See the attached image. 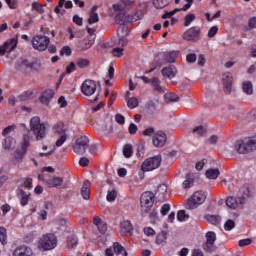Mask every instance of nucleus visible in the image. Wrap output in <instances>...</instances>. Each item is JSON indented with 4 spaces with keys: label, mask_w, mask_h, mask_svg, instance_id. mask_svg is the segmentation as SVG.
<instances>
[{
    "label": "nucleus",
    "mask_w": 256,
    "mask_h": 256,
    "mask_svg": "<svg viewBox=\"0 0 256 256\" xmlns=\"http://www.w3.org/2000/svg\"><path fill=\"white\" fill-rule=\"evenodd\" d=\"M31 67V62L27 58H20L15 63L16 71L20 73H27Z\"/></svg>",
    "instance_id": "f8f14e48"
},
{
    "label": "nucleus",
    "mask_w": 256,
    "mask_h": 256,
    "mask_svg": "<svg viewBox=\"0 0 256 256\" xmlns=\"http://www.w3.org/2000/svg\"><path fill=\"white\" fill-rule=\"evenodd\" d=\"M55 97V91L53 89L46 90L43 92V94L40 97V102H42L44 105H49L51 99Z\"/></svg>",
    "instance_id": "aec40b11"
},
{
    "label": "nucleus",
    "mask_w": 256,
    "mask_h": 256,
    "mask_svg": "<svg viewBox=\"0 0 256 256\" xmlns=\"http://www.w3.org/2000/svg\"><path fill=\"white\" fill-rule=\"evenodd\" d=\"M222 81L226 95H231L233 92V75H231V73L223 74Z\"/></svg>",
    "instance_id": "9b49d317"
},
{
    "label": "nucleus",
    "mask_w": 256,
    "mask_h": 256,
    "mask_svg": "<svg viewBox=\"0 0 256 256\" xmlns=\"http://www.w3.org/2000/svg\"><path fill=\"white\" fill-rule=\"evenodd\" d=\"M46 185L50 188L61 187L63 185V178L57 176L51 177L46 180Z\"/></svg>",
    "instance_id": "412c9836"
},
{
    "label": "nucleus",
    "mask_w": 256,
    "mask_h": 256,
    "mask_svg": "<svg viewBox=\"0 0 256 256\" xmlns=\"http://www.w3.org/2000/svg\"><path fill=\"white\" fill-rule=\"evenodd\" d=\"M234 149L237 153H240V154H245V153L251 152V150L249 148V142L247 139L236 141V143L234 145Z\"/></svg>",
    "instance_id": "2eb2a0df"
},
{
    "label": "nucleus",
    "mask_w": 256,
    "mask_h": 256,
    "mask_svg": "<svg viewBox=\"0 0 256 256\" xmlns=\"http://www.w3.org/2000/svg\"><path fill=\"white\" fill-rule=\"evenodd\" d=\"M123 155L124 157H126V159H129V157L133 155V146H131L130 144H126L123 147Z\"/></svg>",
    "instance_id": "c03bdc74"
},
{
    "label": "nucleus",
    "mask_w": 256,
    "mask_h": 256,
    "mask_svg": "<svg viewBox=\"0 0 256 256\" xmlns=\"http://www.w3.org/2000/svg\"><path fill=\"white\" fill-rule=\"evenodd\" d=\"M67 141V134L60 135V138L56 141V147H61L63 143Z\"/></svg>",
    "instance_id": "680f3d73"
},
{
    "label": "nucleus",
    "mask_w": 256,
    "mask_h": 256,
    "mask_svg": "<svg viewBox=\"0 0 256 256\" xmlns=\"http://www.w3.org/2000/svg\"><path fill=\"white\" fill-rule=\"evenodd\" d=\"M95 43V39H84L81 44L80 47L81 49H83L84 51H87V49H91V46Z\"/></svg>",
    "instance_id": "72a5a7b5"
},
{
    "label": "nucleus",
    "mask_w": 256,
    "mask_h": 256,
    "mask_svg": "<svg viewBox=\"0 0 256 256\" xmlns=\"http://www.w3.org/2000/svg\"><path fill=\"white\" fill-rule=\"evenodd\" d=\"M143 17V11L138 10L134 15H127V23H137V21H141Z\"/></svg>",
    "instance_id": "5701e85b"
},
{
    "label": "nucleus",
    "mask_w": 256,
    "mask_h": 256,
    "mask_svg": "<svg viewBox=\"0 0 256 256\" xmlns=\"http://www.w3.org/2000/svg\"><path fill=\"white\" fill-rule=\"evenodd\" d=\"M18 197H20V203L22 207L29 205V193L25 192L23 188L18 190Z\"/></svg>",
    "instance_id": "4be33fe9"
},
{
    "label": "nucleus",
    "mask_w": 256,
    "mask_h": 256,
    "mask_svg": "<svg viewBox=\"0 0 256 256\" xmlns=\"http://www.w3.org/2000/svg\"><path fill=\"white\" fill-rule=\"evenodd\" d=\"M32 11H36L39 15H43V13H45V5H41L39 2H33Z\"/></svg>",
    "instance_id": "f704fd0d"
},
{
    "label": "nucleus",
    "mask_w": 256,
    "mask_h": 256,
    "mask_svg": "<svg viewBox=\"0 0 256 256\" xmlns=\"http://www.w3.org/2000/svg\"><path fill=\"white\" fill-rule=\"evenodd\" d=\"M163 77H167L168 79H173L177 75V67L174 65H170L169 67H165L161 70Z\"/></svg>",
    "instance_id": "6ab92c4d"
},
{
    "label": "nucleus",
    "mask_w": 256,
    "mask_h": 256,
    "mask_svg": "<svg viewBox=\"0 0 256 256\" xmlns=\"http://www.w3.org/2000/svg\"><path fill=\"white\" fill-rule=\"evenodd\" d=\"M56 225H57V229H67L68 226L71 225V223H69V221L63 219V218H60L58 220H56Z\"/></svg>",
    "instance_id": "58836bf2"
},
{
    "label": "nucleus",
    "mask_w": 256,
    "mask_h": 256,
    "mask_svg": "<svg viewBox=\"0 0 256 256\" xmlns=\"http://www.w3.org/2000/svg\"><path fill=\"white\" fill-rule=\"evenodd\" d=\"M87 147H89V138L80 136L73 145V151L76 155H85Z\"/></svg>",
    "instance_id": "0eeeda50"
},
{
    "label": "nucleus",
    "mask_w": 256,
    "mask_h": 256,
    "mask_svg": "<svg viewBox=\"0 0 256 256\" xmlns=\"http://www.w3.org/2000/svg\"><path fill=\"white\" fill-rule=\"evenodd\" d=\"M179 9H174L170 12H166L164 15H162V19H171L173 17V15H175V13H178Z\"/></svg>",
    "instance_id": "69168bd1"
},
{
    "label": "nucleus",
    "mask_w": 256,
    "mask_h": 256,
    "mask_svg": "<svg viewBox=\"0 0 256 256\" xmlns=\"http://www.w3.org/2000/svg\"><path fill=\"white\" fill-rule=\"evenodd\" d=\"M32 71H41V62L39 61H34L30 63V68Z\"/></svg>",
    "instance_id": "13d9d810"
},
{
    "label": "nucleus",
    "mask_w": 256,
    "mask_h": 256,
    "mask_svg": "<svg viewBox=\"0 0 256 256\" xmlns=\"http://www.w3.org/2000/svg\"><path fill=\"white\" fill-rule=\"evenodd\" d=\"M66 243H67L68 249H73V247H75L77 243H79V238H77L75 234H72L68 236Z\"/></svg>",
    "instance_id": "7c9ffc66"
},
{
    "label": "nucleus",
    "mask_w": 256,
    "mask_h": 256,
    "mask_svg": "<svg viewBox=\"0 0 256 256\" xmlns=\"http://www.w3.org/2000/svg\"><path fill=\"white\" fill-rule=\"evenodd\" d=\"M23 181H24V183H23L22 187L24 189H33V179L24 178Z\"/></svg>",
    "instance_id": "603ef678"
},
{
    "label": "nucleus",
    "mask_w": 256,
    "mask_h": 256,
    "mask_svg": "<svg viewBox=\"0 0 256 256\" xmlns=\"http://www.w3.org/2000/svg\"><path fill=\"white\" fill-rule=\"evenodd\" d=\"M81 195H82L83 199H85L86 201L89 200L90 191H89V181L88 180L84 181V183L82 185Z\"/></svg>",
    "instance_id": "cd10ccee"
},
{
    "label": "nucleus",
    "mask_w": 256,
    "mask_h": 256,
    "mask_svg": "<svg viewBox=\"0 0 256 256\" xmlns=\"http://www.w3.org/2000/svg\"><path fill=\"white\" fill-rule=\"evenodd\" d=\"M65 5V0H59L58 6L55 7L54 11L57 15H63L65 10H61V8Z\"/></svg>",
    "instance_id": "3c124183"
},
{
    "label": "nucleus",
    "mask_w": 256,
    "mask_h": 256,
    "mask_svg": "<svg viewBox=\"0 0 256 256\" xmlns=\"http://www.w3.org/2000/svg\"><path fill=\"white\" fill-rule=\"evenodd\" d=\"M177 219H178V221H187V219H189V215H187L186 213H185V210H180V211H178V213H177Z\"/></svg>",
    "instance_id": "864d4df0"
},
{
    "label": "nucleus",
    "mask_w": 256,
    "mask_h": 256,
    "mask_svg": "<svg viewBox=\"0 0 256 256\" xmlns=\"http://www.w3.org/2000/svg\"><path fill=\"white\" fill-rule=\"evenodd\" d=\"M123 51V48L116 47L112 50V53L114 57H123Z\"/></svg>",
    "instance_id": "0e129e2a"
},
{
    "label": "nucleus",
    "mask_w": 256,
    "mask_h": 256,
    "mask_svg": "<svg viewBox=\"0 0 256 256\" xmlns=\"http://www.w3.org/2000/svg\"><path fill=\"white\" fill-rule=\"evenodd\" d=\"M120 230L122 235H128L129 237H131L133 233V225H131V222L129 220H124L120 224Z\"/></svg>",
    "instance_id": "f3484780"
},
{
    "label": "nucleus",
    "mask_w": 256,
    "mask_h": 256,
    "mask_svg": "<svg viewBox=\"0 0 256 256\" xmlns=\"http://www.w3.org/2000/svg\"><path fill=\"white\" fill-rule=\"evenodd\" d=\"M250 151L256 150V135L247 139Z\"/></svg>",
    "instance_id": "8fccbe9b"
},
{
    "label": "nucleus",
    "mask_w": 256,
    "mask_h": 256,
    "mask_svg": "<svg viewBox=\"0 0 256 256\" xmlns=\"http://www.w3.org/2000/svg\"><path fill=\"white\" fill-rule=\"evenodd\" d=\"M113 249L116 255L127 256V250H125V248L119 242H115L113 244Z\"/></svg>",
    "instance_id": "c85d7f7f"
},
{
    "label": "nucleus",
    "mask_w": 256,
    "mask_h": 256,
    "mask_svg": "<svg viewBox=\"0 0 256 256\" xmlns=\"http://www.w3.org/2000/svg\"><path fill=\"white\" fill-rule=\"evenodd\" d=\"M177 55H179L178 51H170V52H164L160 54L161 58L166 63H175V59H177Z\"/></svg>",
    "instance_id": "a211bd4d"
},
{
    "label": "nucleus",
    "mask_w": 256,
    "mask_h": 256,
    "mask_svg": "<svg viewBox=\"0 0 256 256\" xmlns=\"http://www.w3.org/2000/svg\"><path fill=\"white\" fill-rule=\"evenodd\" d=\"M151 85L154 87V91H157L158 93H163V91H165L161 85V81H159V78L157 77L151 79Z\"/></svg>",
    "instance_id": "bb28decb"
},
{
    "label": "nucleus",
    "mask_w": 256,
    "mask_h": 256,
    "mask_svg": "<svg viewBox=\"0 0 256 256\" xmlns=\"http://www.w3.org/2000/svg\"><path fill=\"white\" fill-rule=\"evenodd\" d=\"M31 132L35 136L36 141H41V139H45L47 136L45 124L41 123V118L38 116L31 118L30 129L27 131V133L23 134L21 147L16 149L14 152V160L16 163H21V161L25 159V154L31 145V139H33Z\"/></svg>",
    "instance_id": "f257e3e1"
},
{
    "label": "nucleus",
    "mask_w": 256,
    "mask_h": 256,
    "mask_svg": "<svg viewBox=\"0 0 256 256\" xmlns=\"http://www.w3.org/2000/svg\"><path fill=\"white\" fill-rule=\"evenodd\" d=\"M219 175H221V172H219V169H209L206 171L207 179H217Z\"/></svg>",
    "instance_id": "c9c22d12"
},
{
    "label": "nucleus",
    "mask_w": 256,
    "mask_h": 256,
    "mask_svg": "<svg viewBox=\"0 0 256 256\" xmlns=\"http://www.w3.org/2000/svg\"><path fill=\"white\" fill-rule=\"evenodd\" d=\"M166 103H177L179 96L175 93H167L164 95Z\"/></svg>",
    "instance_id": "473e14b6"
},
{
    "label": "nucleus",
    "mask_w": 256,
    "mask_h": 256,
    "mask_svg": "<svg viewBox=\"0 0 256 256\" xmlns=\"http://www.w3.org/2000/svg\"><path fill=\"white\" fill-rule=\"evenodd\" d=\"M140 203L141 215H143V217L149 215L151 207H153V203H155V194L152 192H144L140 197Z\"/></svg>",
    "instance_id": "7ed1b4c3"
},
{
    "label": "nucleus",
    "mask_w": 256,
    "mask_h": 256,
    "mask_svg": "<svg viewBox=\"0 0 256 256\" xmlns=\"http://www.w3.org/2000/svg\"><path fill=\"white\" fill-rule=\"evenodd\" d=\"M12 256H33V249H31L29 246H18Z\"/></svg>",
    "instance_id": "dca6fc26"
},
{
    "label": "nucleus",
    "mask_w": 256,
    "mask_h": 256,
    "mask_svg": "<svg viewBox=\"0 0 256 256\" xmlns=\"http://www.w3.org/2000/svg\"><path fill=\"white\" fill-rule=\"evenodd\" d=\"M153 5L156 9H165L169 5V0H153Z\"/></svg>",
    "instance_id": "4c0bfd02"
},
{
    "label": "nucleus",
    "mask_w": 256,
    "mask_h": 256,
    "mask_svg": "<svg viewBox=\"0 0 256 256\" xmlns=\"http://www.w3.org/2000/svg\"><path fill=\"white\" fill-rule=\"evenodd\" d=\"M0 241L2 245H7V229L0 227Z\"/></svg>",
    "instance_id": "09e8293b"
},
{
    "label": "nucleus",
    "mask_w": 256,
    "mask_h": 256,
    "mask_svg": "<svg viewBox=\"0 0 256 256\" xmlns=\"http://www.w3.org/2000/svg\"><path fill=\"white\" fill-rule=\"evenodd\" d=\"M219 31V27L217 26H212L207 34V37H209L210 39L215 37L217 35V32Z\"/></svg>",
    "instance_id": "6e6d98bb"
},
{
    "label": "nucleus",
    "mask_w": 256,
    "mask_h": 256,
    "mask_svg": "<svg viewBox=\"0 0 256 256\" xmlns=\"http://www.w3.org/2000/svg\"><path fill=\"white\" fill-rule=\"evenodd\" d=\"M226 205L229 209H237V207H239V202H237V198L230 196L226 199Z\"/></svg>",
    "instance_id": "2f4dec72"
},
{
    "label": "nucleus",
    "mask_w": 256,
    "mask_h": 256,
    "mask_svg": "<svg viewBox=\"0 0 256 256\" xmlns=\"http://www.w3.org/2000/svg\"><path fill=\"white\" fill-rule=\"evenodd\" d=\"M253 243V240L250 238L242 239L239 241V247H247V245H251Z\"/></svg>",
    "instance_id": "338daca9"
},
{
    "label": "nucleus",
    "mask_w": 256,
    "mask_h": 256,
    "mask_svg": "<svg viewBox=\"0 0 256 256\" xmlns=\"http://www.w3.org/2000/svg\"><path fill=\"white\" fill-rule=\"evenodd\" d=\"M60 55H67V57H69V55H71V48L69 46L63 47L60 51Z\"/></svg>",
    "instance_id": "774afa93"
},
{
    "label": "nucleus",
    "mask_w": 256,
    "mask_h": 256,
    "mask_svg": "<svg viewBox=\"0 0 256 256\" xmlns=\"http://www.w3.org/2000/svg\"><path fill=\"white\" fill-rule=\"evenodd\" d=\"M88 65H90V62L87 59L80 58L76 60V66L79 67V69H85Z\"/></svg>",
    "instance_id": "de8ad7c7"
},
{
    "label": "nucleus",
    "mask_w": 256,
    "mask_h": 256,
    "mask_svg": "<svg viewBox=\"0 0 256 256\" xmlns=\"http://www.w3.org/2000/svg\"><path fill=\"white\" fill-rule=\"evenodd\" d=\"M5 1L10 9H17V7H19V3L17 2V0H5Z\"/></svg>",
    "instance_id": "e2e57ef3"
},
{
    "label": "nucleus",
    "mask_w": 256,
    "mask_h": 256,
    "mask_svg": "<svg viewBox=\"0 0 256 256\" xmlns=\"http://www.w3.org/2000/svg\"><path fill=\"white\" fill-rule=\"evenodd\" d=\"M115 22L118 24V25H125L127 22V15H125L124 13H118L116 16H115Z\"/></svg>",
    "instance_id": "e433bc0d"
},
{
    "label": "nucleus",
    "mask_w": 256,
    "mask_h": 256,
    "mask_svg": "<svg viewBox=\"0 0 256 256\" xmlns=\"http://www.w3.org/2000/svg\"><path fill=\"white\" fill-rule=\"evenodd\" d=\"M205 221L207 223H210L211 225H217L218 223H221V216L219 215H211L207 214L204 216Z\"/></svg>",
    "instance_id": "b1692460"
},
{
    "label": "nucleus",
    "mask_w": 256,
    "mask_h": 256,
    "mask_svg": "<svg viewBox=\"0 0 256 256\" xmlns=\"http://www.w3.org/2000/svg\"><path fill=\"white\" fill-rule=\"evenodd\" d=\"M13 143H15V138H13L12 136H6L2 142V147L6 151H10L11 145H13Z\"/></svg>",
    "instance_id": "a878e982"
},
{
    "label": "nucleus",
    "mask_w": 256,
    "mask_h": 256,
    "mask_svg": "<svg viewBox=\"0 0 256 256\" xmlns=\"http://www.w3.org/2000/svg\"><path fill=\"white\" fill-rule=\"evenodd\" d=\"M207 133V130L203 125L197 126L193 129V134L197 135V137H203Z\"/></svg>",
    "instance_id": "79ce46f5"
},
{
    "label": "nucleus",
    "mask_w": 256,
    "mask_h": 256,
    "mask_svg": "<svg viewBox=\"0 0 256 256\" xmlns=\"http://www.w3.org/2000/svg\"><path fill=\"white\" fill-rule=\"evenodd\" d=\"M169 211H171V206L169 204H164L160 210V213L162 217H165Z\"/></svg>",
    "instance_id": "052dcab7"
},
{
    "label": "nucleus",
    "mask_w": 256,
    "mask_h": 256,
    "mask_svg": "<svg viewBox=\"0 0 256 256\" xmlns=\"http://www.w3.org/2000/svg\"><path fill=\"white\" fill-rule=\"evenodd\" d=\"M137 155L139 157H143V155H145V144H143V143L138 144Z\"/></svg>",
    "instance_id": "bf43d9fd"
},
{
    "label": "nucleus",
    "mask_w": 256,
    "mask_h": 256,
    "mask_svg": "<svg viewBox=\"0 0 256 256\" xmlns=\"http://www.w3.org/2000/svg\"><path fill=\"white\" fill-rule=\"evenodd\" d=\"M127 107L129 109H135L137 107H139V99H137L136 97H131L127 100Z\"/></svg>",
    "instance_id": "ea45409f"
},
{
    "label": "nucleus",
    "mask_w": 256,
    "mask_h": 256,
    "mask_svg": "<svg viewBox=\"0 0 256 256\" xmlns=\"http://www.w3.org/2000/svg\"><path fill=\"white\" fill-rule=\"evenodd\" d=\"M235 228V221L227 220L224 224L225 231H231V229Z\"/></svg>",
    "instance_id": "4d7b16f0"
},
{
    "label": "nucleus",
    "mask_w": 256,
    "mask_h": 256,
    "mask_svg": "<svg viewBox=\"0 0 256 256\" xmlns=\"http://www.w3.org/2000/svg\"><path fill=\"white\" fill-rule=\"evenodd\" d=\"M106 199L107 201H109V203H113V201L117 199V190L115 189L108 190Z\"/></svg>",
    "instance_id": "37998d69"
},
{
    "label": "nucleus",
    "mask_w": 256,
    "mask_h": 256,
    "mask_svg": "<svg viewBox=\"0 0 256 256\" xmlns=\"http://www.w3.org/2000/svg\"><path fill=\"white\" fill-rule=\"evenodd\" d=\"M182 37L185 41H199L201 39V28L199 26H193L186 30Z\"/></svg>",
    "instance_id": "6e6552de"
},
{
    "label": "nucleus",
    "mask_w": 256,
    "mask_h": 256,
    "mask_svg": "<svg viewBox=\"0 0 256 256\" xmlns=\"http://www.w3.org/2000/svg\"><path fill=\"white\" fill-rule=\"evenodd\" d=\"M16 129H17V125L15 124L9 125L2 132L3 137H8V135L13 133V131H15Z\"/></svg>",
    "instance_id": "49530a36"
},
{
    "label": "nucleus",
    "mask_w": 256,
    "mask_h": 256,
    "mask_svg": "<svg viewBox=\"0 0 256 256\" xmlns=\"http://www.w3.org/2000/svg\"><path fill=\"white\" fill-rule=\"evenodd\" d=\"M195 19V14H188L185 17L184 27H189L191 23H193V20Z\"/></svg>",
    "instance_id": "5fc2aeb1"
},
{
    "label": "nucleus",
    "mask_w": 256,
    "mask_h": 256,
    "mask_svg": "<svg viewBox=\"0 0 256 256\" xmlns=\"http://www.w3.org/2000/svg\"><path fill=\"white\" fill-rule=\"evenodd\" d=\"M57 243L58 240L56 235L53 233H47L40 238L38 245L43 251H51V249H55V247H57Z\"/></svg>",
    "instance_id": "20e7f679"
},
{
    "label": "nucleus",
    "mask_w": 256,
    "mask_h": 256,
    "mask_svg": "<svg viewBox=\"0 0 256 256\" xmlns=\"http://www.w3.org/2000/svg\"><path fill=\"white\" fill-rule=\"evenodd\" d=\"M49 43H51L49 37L43 35H36L32 39V47L36 49V51H47Z\"/></svg>",
    "instance_id": "39448f33"
},
{
    "label": "nucleus",
    "mask_w": 256,
    "mask_h": 256,
    "mask_svg": "<svg viewBox=\"0 0 256 256\" xmlns=\"http://www.w3.org/2000/svg\"><path fill=\"white\" fill-rule=\"evenodd\" d=\"M89 25H93L94 23H99V14L97 12L91 11L90 17L88 19Z\"/></svg>",
    "instance_id": "a18cd8bd"
},
{
    "label": "nucleus",
    "mask_w": 256,
    "mask_h": 256,
    "mask_svg": "<svg viewBox=\"0 0 256 256\" xmlns=\"http://www.w3.org/2000/svg\"><path fill=\"white\" fill-rule=\"evenodd\" d=\"M54 133H58L59 135H67V130L65 129V124L59 122L53 126Z\"/></svg>",
    "instance_id": "c756f323"
},
{
    "label": "nucleus",
    "mask_w": 256,
    "mask_h": 256,
    "mask_svg": "<svg viewBox=\"0 0 256 256\" xmlns=\"http://www.w3.org/2000/svg\"><path fill=\"white\" fill-rule=\"evenodd\" d=\"M81 91L86 97H91V95H95L97 91V83L93 80H85L82 83Z\"/></svg>",
    "instance_id": "9d476101"
},
{
    "label": "nucleus",
    "mask_w": 256,
    "mask_h": 256,
    "mask_svg": "<svg viewBox=\"0 0 256 256\" xmlns=\"http://www.w3.org/2000/svg\"><path fill=\"white\" fill-rule=\"evenodd\" d=\"M152 141L154 147H163L167 143V134L158 131L154 134Z\"/></svg>",
    "instance_id": "4468645a"
},
{
    "label": "nucleus",
    "mask_w": 256,
    "mask_h": 256,
    "mask_svg": "<svg viewBox=\"0 0 256 256\" xmlns=\"http://www.w3.org/2000/svg\"><path fill=\"white\" fill-rule=\"evenodd\" d=\"M217 241V234L213 231H209L206 233V243L203 246L204 251L211 253L217 249L215 247V242Z\"/></svg>",
    "instance_id": "1a4fd4ad"
},
{
    "label": "nucleus",
    "mask_w": 256,
    "mask_h": 256,
    "mask_svg": "<svg viewBox=\"0 0 256 256\" xmlns=\"http://www.w3.org/2000/svg\"><path fill=\"white\" fill-rule=\"evenodd\" d=\"M17 48V39L12 38L7 40L3 46H0V55H5V53H11L13 49Z\"/></svg>",
    "instance_id": "ddd939ff"
},
{
    "label": "nucleus",
    "mask_w": 256,
    "mask_h": 256,
    "mask_svg": "<svg viewBox=\"0 0 256 256\" xmlns=\"http://www.w3.org/2000/svg\"><path fill=\"white\" fill-rule=\"evenodd\" d=\"M161 156H154L146 159L142 163V171H155V169H159L161 167Z\"/></svg>",
    "instance_id": "423d86ee"
},
{
    "label": "nucleus",
    "mask_w": 256,
    "mask_h": 256,
    "mask_svg": "<svg viewBox=\"0 0 256 256\" xmlns=\"http://www.w3.org/2000/svg\"><path fill=\"white\" fill-rule=\"evenodd\" d=\"M195 183V179L191 177V175H187V179L183 181L182 187L183 189H189Z\"/></svg>",
    "instance_id": "a19ab883"
},
{
    "label": "nucleus",
    "mask_w": 256,
    "mask_h": 256,
    "mask_svg": "<svg viewBox=\"0 0 256 256\" xmlns=\"http://www.w3.org/2000/svg\"><path fill=\"white\" fill-rule=\"evenodd\" d=\"M242 90L245 95H253V83L251 81H244L242 83Z\"/></svg>",
    "instance_id": "393cba45"
},
{
    "label": "nucleus",
    "mask_w": 256,
    "mask_h": 256,
    "mask_svg": "<svg viewBox=\"0 0 256 256\" xmlns=\"http://www.w3.org/2000/svg\"><path fill=\"white\" fill-rule=\"evenodd\" d=\"M207 199V193L205 191L199 190L193 193L186 202V209L193 210L197 209L199 205H203Z\"/></svg>",
    "instance_id": "f03ea898"
}]
</instances>
